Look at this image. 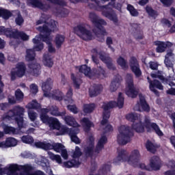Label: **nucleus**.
<instances>
[{
	"instance_id": "nucleus-47",
	"label": "nucleus",
	"mask_w": 175,
	"mask_h": 175,
	"mask_svg": "<svg viewBox=\"0 0 175 175\" xmlns=\"http://www.w3.org/2000/svg\"><path fill=\"white\" fill-rule=\"evenodd\" d=\"M151 77H153L154 79L158 78V79H159V80L163 81V83H167V84H169V85H170V87H174L175 86L174 83L168 81V80L165 79V77H163V76H162V75H157L155 74H151Z\"/></svg>"
},
{
	"instance_id": "nucleus-10",
	"label": "nucleus",
	"mask_w": 175,
	"mask_h": 175,
	"mask_svg": "<svg viewBox=\"0 0 175 175\" xmlns=\"http://www.w3.org/2000/svg\"><path fill=\"white\" fill-rule=\"evenodd\" d=\"M0 35H6L8 38L21 39L22 40H28L29 39V36L23 31L12 29H5L4 27H0Z\"/></svg>"
},
{
	"instance_id": "nucleus-32",
	"label": "nucleus",
	"mask_w": 175,
	"mask_h": 175,
	"mask_svg": "<svg viewBox=\"0 0 175 175\" xmlns=\"http://www.w3.org/2000/svg\"><path fill=\"white\" fill-rule=\"evenodd\" d=\"M42 113H50L51 116H61V112L58 111V107L57 106L49 107L48 108L42 109Z\"/></svg>"
},
{
	"instance_id": "nucleus-63",
	"label": "nucleus",
	"mask_w": 175,
	"mask_h": 175,
	"mask_svg": "<svg viewBox=\"0 0 175 175\" xmlns=\"http://www.w3.org/2000/svg\"><path fill=\"white\" fill-rule=\"evenodd\" d=\"M173 59H168L167 57H165V60H164V63L165 64V66H167V68H173Z\"/></svg>"
},
{
	"instance_id": "nucleus-22",
	"label": "nucleus",
	"mask_w": 175,
	"mask_h": 175,
	"mask_svg": "<svg viewBox=\"0 0 175 175\" xmlns=\"http://www.w3.org/2000/svg\"><path fill=\"white\" fill-rule=\"evenodd\" d=\"M99 58L103 62H104V64H106L108 69H110L111 70H116V66L113 64V59H111L109 55H106L103 52H100L99 53Z\"/></svg>"
},
{
	"instance_id": "nucleus-59",
	"label": "nucleus",
	"mask_w": 175,
	"mask_h": 175,
	"mask_svg": "<svg viewBox=\"0 0 175 175\" xmlns=\"http://www.w3.org/2000/svg\"><path fill=\"white\" fill-rule=\"evenodd\" d=\"M16 14H18V16L15 19V23L17 25H21V24L24 23V19L23 18V16H21V14H20V12L17 11Z\"/></svg>"
},
{
	"instance_id": "nucleus-62",
	"label": "nucleus",
	"mask_w": 175,
	"mask_h": 175,
	"mask_svg": "<svg viewBox=\"0 0 175 175\" xmlns=\"http://www.w3.org/2000/svg\"><path fill=\"white\" fill-rule=\"evenodd\" d=\"M67 109L74 114H77L79 113V109L77 107H76V105H68Z\"/></svg>"
},
{
	"instance_id": "nucleus-33",
	"label": "nucleus",
	"mask_w": 175,
	"mask_h": 175,
	"mask_svg": "<svg viewBox=\"0 0 175 175\" xmlns=\"http://www.w3.org/2000/svg\"><path fill=\"white\" fill-rule=\"evenodd\" d=\"M43 64L47 68H53L54 65V62L53 61V57L50 53H45L42 59Z\"/></svg>"
},
{
	"instance_id": "nucleus-7",
	"label": "nucleus",
	"mask_w": 175,
	"mask_h": 175,
	"mask_svg": "<svg viewBox=\"0 0 175 175\" xmlns=\"http://www.w3.org/2000/svg\"><path fill=\"white\" fill-rule=\"evenodd\" d=\"M5 169L8 171V175H45L44 173L41 171L31 172L32 166L28 164L22 166V169H23L24 172H21L20 174L17 172L18 165L16 164H10L8 165Z\"/></svg>"
},
{
	"instance_id": "nucleus-35",
	"label": "nucleus",
	"mask_w": 175,
	"mask_h": 175,
	"mask_svg": "<svg viewBox=\"0 0 175 175\" xmlns=\"http://www.w3.org/2000/svg\"><path fill=\"white\" fill-rule=\"evenodd\" d=\"M121 77L120 76L116 77L111 82L109 86V91L111 92H116V90L120 87V83H121Z\"/></svg>"
},
{
	"instance_id": "nucleus-53",
	"label": "nucleus",
	"mask_w": 175,
	"mask_h": 175,
	"mask_svg": "<svg viewBox=\"0 0 175 175\" xmlns=\"http://www.w3.org/2000/svg\"><path fill=\"white\" fill-rule=\"evenodd\" d=\"M127 10H129L131 16L134 17L139 16V12H137V10L135 9V7H133V5L131 4L127 5Z\"/></svg>"
},
{
	"instance_id": "nucleus-45",
	"label": "nucleus",
	"mask_w": 175,
	"mask_h": 175,
	"mask_svg": "<svg viewBox=\"0 0 175 175\" xmlns=\"http://www.w3.org/2000/svg\"><path fill=\"white\" fill-rule=\"evenodd\" d=\"M48 155L50 159H51L52 161H55V162H57V163H58L59 165H61V163H62V159L61 158V156L58 154H54V153L51 152H49Z\"/></svg>"
},
{
	"instance_id": "nucleus-19",
	"label": "nucleus",
	"mask_w": 175,
	"mask_h": 175,
	"mask_svg": "<svg viewBox=\"0 0 175 175\" xmlns=\"http://www.w3.org/2000/svg\"><path fill=\"white\" fill-rule=\"evenodd\" d=\"M25 64H24V63H18L16 65L15 70L11 72L12 80H14L16 79V76L18 77H23V76L25 75Z\"/></svg>"
},
{
	"instance_id": "nucleus-50",
	"label": "nucleus",
	"mask_w": 175,
	"mask_h": 175,
	"mask_svg": "<svg viewBox=\"0 0 175 175\" xmlns=\"http://www.w3.org/2000/svg\"><path fill=\"white\" fill-rule=\"evenodd\" d=\"M103 2H107L109 0H101ZM98 6H99V1H97L96 0H90L89 1V8L91 9H95L96 10H98Z\"/></svg>"
},
{
	"instance_id": "nucleus-26",
	"label": "nucleus",
	"mask_w": 175,
	"mask_h": 175,
	"mask_svg": "<svg viewBox=\"0 0 175 175\" xmlns=\"http://www.w3.org/2000/svg\"><path fill=\"white\" fill-rule=\"evenodd\" d=\"M46 113L49 112H43L41 109V115H40V120L42 121L44 124H46L49 126V127L51 129L53 125L55 124L57 118H53V117H49Z\"/></svg>"
},
{
	"instance_id": "nucleus-4",
	"label": "nucleus",
	"mask_w": 175,
	"mask_h": 175,
	"mask_svg": "<svg viewBox=\"0 0 175 175\" xmlns=\"http://www.w3.org/2000/svg\"><path fill=\"white\" fill-rule=\"evenodd\" d=\"M25 109L20 105L15 106L12 109H10L2 116L3 121H11L14 120L18 124V128H24V113Z\"/></svg>"
},
{
	"instance_id": "nucleus-60",
	"label": "nucleus",
	"mask_w": 175,
	"mask_h": 175,
	"mask_svg": "<svg viewBox=\"0 0 175 175\" xmlns=\"http://www.w3.org/2000/svg\"><path fill=\"white\" fill-rule=\"evenodd\" d=\"M146 10L147 13L149 14V16H150L151 17L155 18L157 17V16H158V14L157 13V12L152 10V8H151L150 7H146Z\"/></svg>"
},
{
	"instance_id": "nucleus-55",
	"label": "nucleus",
	"mask_w": 175,
	"mask_h": 175,
	"mask_svg": "<svg viewBox=\"0 0 175 175\" xmlns=\"http://www.w3.org/2000/svg\"><path fill=\"white\" fill-rule=\"evenodd\" d=\"M92 59L96 65L99 64V60L98 59V50H96V49L92 50Z\"/></svg>"
},
{
	"instance_id": "nucleus-11",
	"label": "nucleus",
	"mask_w": 175,
	"mask_h": 175,
	"mask_svg": "<svg viewBox=\"0 0 175 175\" xmlns=\"http://www.w3.org/2000/svg\"><path fill=\"white\" fill-rule=\"evenodd\" d=\"M33 42L34 44L33 49H27L26 51L25 59L28 61V62L35 61V57L36 56L35 51L43 50V43L39 42V37L36 36L35 38L33 39Z\"/></svg>"
},
{
	"instance_id": "nucleus-56",
	"label": "nucleus",
	"mask_w": 175,
	"mask_h": 175,
	"mask_svg": "<svg viewBox=\"0 0 175 175\" xmlns=\"http://www.w3.org/2000/svg\"><path fill=\"white\" fill-rule=\"evenodd\" d=\"M23 143L26 144H32L33 143V138L29 135H24L21 137Z\"/></svg>"
},
{
	"instance_id": "nucleus-3",
	"label": "nucleus",
	"mask_w": 175,
	"mask_h": 175,
	"mask_svg": "<svg viewBox=\"0 0 175 175\" xmlns=\"http://www.w3.org/2000/svg\"><path fill=\"white\" fill-rule=\"evenodd\" d=\"M89 20L94 26L93 32L97 36L99 42H105L104 36L107 35V32L103 25H107V22L103 18L99 17L95 12L89 13Z\"/></svg>"
},
{
	"instance_id": "nucleus-14",
	"label": "nucleus",
	"mask_w": 175,
	"mask_h": 175,
	"mask_svg": "<svg viewBox=\"0 0 175 175\" xmlns=\"http://www.w3.org/2000/svg\"><path fill=\"white\" fill-rule=\"evenodd\" d=\"M36 147L38 148H42V150H54L56 152H61L65 146L62 144H50L46 142H38L35 143Z\"/></svg>"
},
{
	"instance_id": "nucleus-9",
	"label": "nucleus",
	"mask_w": 175,
	"mask_h": 175,
	"mask_svg": "<svg viewBox=\"0 0 175 175\" xmlns=\"http://www.w3.org/2000/svg\"><path fill=\"white\" fill-rule=\"evenodd\" d=\"M74 31L76 35L83 40H91L92 39V33L90 30V25L85 23L78 25L75 27Z\"/></svg>"
},
{
	"instance_id": "nucleus-13",
	"label": "nucleus",
	"mask_w": 175,
	"mask_h": 175,
	"mask_svg": "<svg viewBox=\"0 0 175 175\" xmlns=\"http://www.w3.org/2000/svg\"><path fill=\"white\" fill-rule=\"evenodd\" d=\"M126 120L133 122V129L136 131V132L142 133L144 132V126L142 124V119L140 116L137 113H129L126 116Z\"/></svg>"
},
{
	"instance_id": "nucleus-54",
	"label": "nucleus",
	"mask_w": 175,
	"mask_h": 175,
	"mask_svg": "<svg viewBox=\"0 0 175 175\" xmlns=\"http://www.w3.org/2000/svg\"><path fill=\"white\" fill-rule=\"evenodd\" d=\"M15 98L18 102H23V99H24V93L22 92L21 90L17 89L16 91H15Z\"/></svg>"
},
{
	"instance_id": "nucleus-8",
	"label": "nucleus",
	"mask_w": 175,
	"mask_h": 175,
	"mask_svg": "<svg viewBox=\"0 0 175 175\" xmlns=\"http://www.w3.org/2000/svg\"><path fill=\"white\" fill-rule=\"evenodd\" d=\"M118 143L122 146H125L131 142V137L133 134L131 131V128L128 126L122 125L118 129Z\"/></svg>"
},
{
	"instance_id": "nucleus-61",
	"label": "nucleus",
	"mask_w": 175,
	"mask_h": 175,
	"mask_svg": "<svg viewBox=\"0 0 175 175\" xmlns=\"http://www.w3.org/2000/svg\"><path fill=\"white\" fill-rule=\"evenodd\" d=\"M72 95H73V91L72 90V89H69L66 94L67 98H65V100H67L69 103H73V99H72Z\"/></svg>"
},
{
	"instance_id": "nucleus-2",
	"label": "nucleus",
	"mask_w": 175,
	"mask_h": 175,
	"mask_svg": "<svg viewBox=\"0 0 175 175\" xmlns=\"http://www.w3.org/2000/svg\"><path fill=\"white\" fill-rule=\"evenodd\" d=\"M140 158H142V154H140V151L137 149L133 150L129 156H128L126 150H120L118 152V157L114 159L113 163L120 165L121 162H126L133 167H137V166H139Z\"/></svg>"
},
{
	"instance_id": "nucleus-41",
	"label": "nucleus",
	"mask_w": 175,
	"mask_h": 175,
	"mask_svg": "<svg viewBox=\"0 0 175 175\" xmlns=\"http://www.w3.org/2000/svg\"><path fill=\"white\" fill-rule=\"evenodd\" d=\"M96 107V105L94 103L84 104L83 110L85 114H90L95 110Z\"/></svg>"
},
{
	"instance_id": "nucleus-42",
	"label": "nucleus",
	"mask_w": 175,
	"mask_h": 175,
	"mask_svg": "<svg viewBox=\"0 0 175 175\" xmlns=\"http://www.w3.org/2000/svg\"><path fill=\"white\" fill-rule=\"evenodd\" d=\"M48 98H52L55 100H62L64 99V94L59 90H56L54 93H51Z\"/></svg>"
},
{
	"instance_id": "nucleus-21",
	"label": "nucleus",
	"mask_w": 175,
	"mask_h": 175,
	"mask_svg": "<svg viewBox=\"0 0 175 175\" xmlns=\"http://www.w3.org/2000/svg\"><path fill=\"white\" fill-rule=\"evenodd\" d=\"M40 64L33 60L29 64L28 72L32 76H39L40 75Z\"/></svg>"
},
{
	"instance_id": "nucleus-46",
	"label": "nucleus",
	"mask_w": 175,
	"mask_h": 175,
	"mask_svg": "<svg viewBox=\"0 0 175 175\" xmlns=\"http://www.w3.org/2000/svg\"><path fill=\"white\" fill-rule=\"evenodd\" d=\"M26 109L28 110H31L32 109H40V104L38 103V101L36 100H33L31 103H29L26 106Z\"/></svg>"
},
{
	"instance_id": "nucleus-29",
	"label": "nucleus",
	"mask_w": 175,
	"mask_h": 175,
	"mask_svg": "<svg viewBox=\"0 0 175 175\" xmlns=\"http://www.w3.org/2000/svg\"><path fill=\"white\" fill-rule=\"evenodd\" d=\"M145 124L146 128H148V126L152 128V129H154V131H155L157 135H158V136H163V133L162 132V131H161V129L159 128L158 124L155 123H151V122H150V118L148 117L145 118Z\"/></svg>"
},
{
	"instance_id": "nucleus-34",
	"label": "nucleus",
	"mask_w": 175,
	"mask_h": 175,
	"mask_svg": "<svg viewBox=\"0 0 175 175\" xmlns=\"http://www.w3.org/2000/svg\"><path fill=\"white\" fill-rule=\"evenodd\" d=\"M3 146L2 148H6L9 147H16L17 144V139L13 137H8L6 139L5 142H2Z\"/></svg>"
},
{
	"instance_id": "nucleus-43",
	"label": "nucleus",
	"mask_w": 175,
	"mask_h": 175,
	"mask_svg": "<svg viewBox=\"0 0 175 175\" xmlns=\"http://www.w3.org/2000/svg\"><path fill=\"white\" fill-rule=\"evenodd\" d=\"M80 165V161L79 160H72L67 162H64L62 165L63 167L70 168L76 166H79Z\"/></svg>"
},
{
	"instance_id": "nucleus-57",
	"label": "nucleus",
	"mask_w": 175,
	"mask_h": 175,
	"mask_svg": "<svg viewBox=\"0 0 175 175\" xmlns=\"http://www.w3.org/2000/svg\"><path fill=\"white\" fill-rule=\"evenodd\" d=\"M71 78L73 81L74 86L77 89L80 88V84H81V79L75 77L74 74L71 75Z\"/></svg>"
},
{
	"instance_id": "nucleus-24",
	"label": "nucleus",
	"mask_w": 175,
	"mask_h": 175,
	"mask_svg": "<svg viewBox=\"0 0 175 175\" xmlns=\"http://www.w3.org/2000/svg\"><path fill=\"white\" fill-rule=\"evenodd\" d=\"M154 46H157L156 51L157 53H165L167 47H172L173 43L170 42H162V41H155L154 42Z\"/></svg>"
},
{
	"instance_id": "nucleus-48",
	"label": "nucleus",
	"mask_w": 175,
	"mask_h": 175,
	"mask_svg": "<svg viewBox=\"0 0 175 175\" xmlns=\"http://www.w3.org/2000/svg\"><path fill=\"white\" fill-rule=\"evenodd\" d=\"M83 155V152L79 148V146L75 147V150L72 151V157L75 159V161H79V158Z\"/></svg>"
},
{
	"instance_id": "nucleus-5",
	"label": "nucleus",
	"mask_w": 175,
	"mask_h": 175,
	"mask_svg": "<svg viewBox=\"0 0 175 175\" xmlns=\"http://www.w3.org/2000/svg\"><path fill=\"white\" fill-rule=\"evenodd\" d=\"M116 106H118L119 109H122L124 107V96L121 92L118 94L117 103H116V101H110L109 103H104L103 104L102 108L103 109V118L101 121V125H107V120L110 118V112H109V110L116 107Z\"/></svg>"
},
{
	"instance_id": "nucleus-18",
	"label": "nucleus",
	"mask_w": 175,
	"mask_h": 175,
	"mask_svg": "<svg viewBox=\"0 0 175 175\" xmlns=\"http://www.w3.org/2000/svg\"><path fill=\"white\" fill-rule=\"evenodd\" d=\"M149 166V168H147L148 172L159 170L162 167V161L157 156H153L150 159Z\"/></svg>"
},
{
	"instance_id": "nucleus-25",
	"label": "nucleus",
	"mask_w": 175,
	"mask_h": 175,
	"mask_svg": "<svg viewBox=\"0 0 175 175\" xmlns=\"http://www.w3.org/2000/svg\"><path fill=\"white\" fill-rule=\"evenodd\" d=\"M130 66L132 72H134L136 77H140L142 76V70H140V67L139 66V63H137V59L136 57H131L130 59Z\"/></svg>"
},
{
	"instance_id": "nucleus-15",
	"label": "nucleus",
	"mask_w": 175,
	"mask_h": 175,
	"mask_svg": "<svg viewBox=\"0 0 175 175\" xmlns=\"http://www.w3.org/2000/svg\"><path fill=\"white\" fill-rule=\"evenodd\" d=\"M126 83L127 87L126 88V95L129 96V98H136L139 92L136 90L135 87H133V78L132 75L127 74L126 76Z\"/></svg>"
},
{
	"instance_id": "nucleus-40",
	"label": "nucleus",
	"mask_w": 175,
	"mask_h": 175,
	"mask_svg": "<svg viewBox=\"0 0 175 175\" xmlns=\"http://www.w3.org/2000/svg\"><path fill=\"white\" fill-rule=\"evenodd\" d=\"M3 129L5 132V133L8 135H17L18 133V130L12 127L9 126L6 124L3 125Z\"/></svg>"
},
{
	"instance_id": "nucleus-39",
	"label": "nucleus",
	"mask_w": 175,
	"mask_h": 175,
	"mask_svg": "<svg viewBox=\"0 0 175 175\" xmlns=\"http://www.w3.org/2000/svg\"><path fill=\"white\" fill-rule=\"evenodd\" d=\"M103 86L102 85H95L92 89L90 90V96H96L99 95L100 92H102Z\"/></svg>"
},
{
	"instance_id": "nucleus-44",
	"label": "nucleus",
	"mask_w": 175,
	"mask_h": 175,
	"mask_svg": "<svg viewBox=\"0 0 175 175\" xmlns=\"http://www.w3.org/2000/svg\"><path fill=\"white\" fill-rule=\"evenodd\" d=\"M64 42H65V36L57 34L55 39L56 47L57 49H59V47H61L62 44H64Z\"/></svg>"
},
{
	"instance_id": "nucleus-12",
	"label": "nucleus",
	"mask_w": 175,
	"mask_h": 175,
	"mask_svg": "<svg viewBox=\"0 0 175 175\" xmlns=\"http://www.w3.org/2000/svg\"><path fill=\"white\" fill-rule=\"evenodd\" d=\"M111 3H109L108 5H103L100 6V9H102V15L107 18H109L110 21H112L115 25H118L120 24V21L118 20V16L114 12H109V10L111 9V8H114V1L116 0H111Z\"/></svg>"
},
{
	"instance_id": "nucleus-51",
	"label": "nucleus",
	"mask_w": 175,
	"mask_h": 175,
	"mask_svg": "<svg viewBox=\"0 0 175 175\" xmlns=\"http://www.w3.org/2000/svg\"><path fill=\"white\" fill-rule=\"evenodd\" d=\"M146 148L148 151H150V152H152V154H154L157 151V146H155L150 141L147 142L146 144Z\"/></svg>"
},
{
	"instance_id": "nucleus-37",
	"label": "nucleus",
	"mask_w": 175,
	"mask_h": 175,
	"mask_svg": "<svg viewBox=\"0 0 175 175\" xmlns=\"http://www.w3.org/2000/svg\"><path fill=\"white\" fill-rule=\"evenodd\" d=\"M81 124H82V126H83L85 132L90 131V128L94 126V124L87 118H83L81 120Z\"/></svg>"
},
{
	"instance_id": "nucleus-52",
	"label": "nucleus",
	"mask_w": 175,
	"mask_h": 175,
	"mask_svg": "<svg viewBox=\"0 0 175 175\" xmlns=\"http://www.w3.org/2000/svg\"><path fill=\"white\" fill-rule=\"evenodd\" d=\"M12 16L10 12L3 8H0V17H3L5 20H8Z\"/></svg>"
},
{
	"instance_id": "nucleus-58",
	"label": "nucleus",
	"mask_w": 175,
	"mask_h": 175,
	"mask_svg": "<svg viewBox=\"0 0 175 175\" xmlns=\"http://www.w3.org/2000/svg\"><path fill=\"white\" fill-rule=\"evenodd\" d=\"M27 114L29 120L32 122L35 121L38 118V113L33 111L29 110L27 111Z\"/></svg>"
},
{
	"instance_id": "nucleus-28",
	"label": "nucleus",
	"mask_w": 175,
	"mask_h": 175,
	"mask_svg": "<svg viewBox=\"0 0 175 175\" xmlns=\"http://www.w3.org/2000/svg\"><path fill=\"white\" fill-rule=\"evenodd\" d=\"M149 88L152 92H154L157 96H159V92L155 89L158 88V90H163V85L159 83L158 80H154L153 82L149 81Z\"/></svg>"
},
{
	"instance_id": "nucleus-20",
	"label": "nucleus",
	"mask_w": 175,
	"mask_h": 175,
	"mask_svg": "<svg viewBox=\"0 0 175 175\" xmlns=\"http://www.w3.org/2000/svg\"><path fill=\"white\" fill-rule=\"evenodd\" d=\"M51 129H56V131H58V132L56 133L57 136L65 135V133L69 134L70 132V129H68V127L61 125V123L58 119L55 121V123H53V125L52 127H51Z\"/></svg>"
},
{
	"instance_id": "nucleus-38",
	"label": "nucleus",
	"mask_w": 175,
	"mask_h": 175,
	"mask_svg": "<svg viewBox=\"0 0 175 175\" xmlns=\"http://www.w3.org/2000/svg\"><path fill=\"white\" fill-rule=\"evenodd\" d=\"M79 72L81 73H83L85 76L92 79L94 77V75L91 72V68L88 67L87 65H83L79 68Z\"/></svg>"
},
{
	"instance_id": "nucleus-30",
	"label": "nucleus",
	"mask_w": 175,
	"mask_h": 175,
	"mask_svg": "<svg viewBox=\"0 0 175 175\" xmlns=\"http://www.w3.org/2000/svg\"><path fill=\"white\" fill-rule=\"evenodd\" d=\"M27 4L29 6L38 8L39 9H42V10H48V9H50V6L43 5L39 0H27Z\"/></svg>"
},
{
	"instance_id": "nucleus-49",
	"label": "nucleus",
	"mask_w": 175,
	"mask_h": 175,
	"mask_svg": "<svg viewBox=\"0 0 175 175\" xmlns=\"http://www.w3.org/2000/svg\"><path fill=\"white\" fill-rule=\"evenodd\" d=\"M117 64L121 66L122 69H126L128 68V64H126V60L121 56H120L117 59Z\"/></svg>"
},
{
	"instance_id": "nucleus-36",
	"label": "nucleus",
	"mask_w": 175,
	"mask_h": 175,
	"mask_svg": "<svg viewBox=\"0 0 175 175\" xmlns=\"http://www.w3.org/2000/svg\"><path fill=\"white\" fill-rule=\"evenodd\" d=\"M106 143H107V138L106 136H102L96 145L95 152L99 154L101 150H103V147Z\"/></svg>"
},
{
	"instance_id": "nucleus-27",
	"label": "nucleus",
	"mask_w": 175,
	"mask_h": 175,
	"mask_svg": "<svg viewBox=\"0 0 175 175\" xmlns=\"http://www.w3.org/2000/svg\"><path fill=\"white\" fill-rule=\"evenodd\" d=\"M51 87H53V79H51V78H48L45 82L42 83V88L44 96L49 97L51 94L50 93V91H51Z\"/></svg>"
},
{
	"instance_id": "nucleus-6",
	"label": "nucleus",
	"mask_w": 175,
	"mask_h": 175,
	"mask_svg": "<svg viewBox=\"0 0 175 175\" xmlns=\"http://www.w3.org/2000/svg\"><path fill=\"white\" fill-rule=\"evenodd\" d=\"M64 120L67 125L72 126L69 133V136L70 137L71 141L73 142V143H75V144H80L81 143V140H80L77 135V133H79L80 132V130L79 129V126H80V125L77 122H76L75 118L72 116H65Z\"/></svg>"
},
{
	"instance_id": "nucleus-1",
	"label": "nucleus",
	"mask_w": 175,
	"mask_h": 175,
	"mask_svg": "<svg viewBox=\"0 0 175 175\" xmlns=\"http://www.w3.org/2000/svg\"><path fill=\"white\" fill-rule=\"evenodd\" d=\"M40 24L44 25L42 27L40 26L36 28L37 31L40 32V34L37 36L39 39V43H40V40L45 42V43L48 44L49 53H55V48L51 44L53 38L50 36V33L54 32V31H57V25L58 23L54 20H50V23H49V21H46V19L42 16L40 20L36 22V25H40Z\"/></svg>"
},
{
	"instance_id": "nucleus-23",
	"label": "nucleus",
	"mask_w": 175,
	"mask_h": 175,
	"mask_svg": "<svg viewBox=\"0 0 175 175\" xmlns=\"http://www.w3.org/2000/svg\"><path fill=\"white\" fill-rule=\"evenodd\" d=\"M95 139L94 136H89L87 144L84 146L83 152L86 154V155H91L92 154V151H94V146L95 144Z\"/></svg>"
},
{
	"instance_id": "nucleus-16",
	"label": "nucleus",
	"mask_w": 175,
	"mask_h": 175,
	"mask_svg": "<svg viewBox=\"0 0 175 175\" xmlns=\"http://www.w3.org/2000/svg\"><path fill=\"white\" fill-rule=\"evenodd\" d=\"M51 3H54L55 8L53 9L54 13L61 14L62 17H65L68 14V10L63 8L62 6L65 5V1L64 0H47Z\"/></svg>"
},
{
	"instance_id": "nucleus-31",
	"label": "nucleus",
	"mask_w": 175,
	"mask_h": 175,
	"mask_svg": "<svg viewBox=\"0 0 175 175\" xmlns=\"http://www.w3.org/2000/svg\"><path fill=\"white\" fill-rule=\"evenodd\" d=\"M93 76L103 80V79H106V77H107V73L102 66H98L97 70L94 71Z\"/></svg>"
},
{
	"instance_id": "nucleus-64",
	"label": "nucleus",
	"mask_w": 175,
	"mask_h": 175,
	"mask_svg": "<svg viewBox=\"0 0 175 175\" xmlns=\"http://www.w3.org/2000/svg\"><path fill=\"white\" fill-rule=\"evenodd\" d=\"M161 3H163V6L166 8H169V6L172 5L173 3V0H159Z\"/></svg>"
},
{
	"instance_id": "nucleus-17",
	"label": "nucleus",
	"mask_w": 175,
	"mask_h": 175,
	"mask_svg": "<svg viewBox=\"0 0 175 175\" xmlns=\"http://www.w3.org/2000/svg\"><path fill=\"white\" fill-rule=\"evenodd\" d=\"M139 103L134 107V110L135 111H150V107L146 101V98L143 94H139Z\"/></svg>"
}]
</instances>
